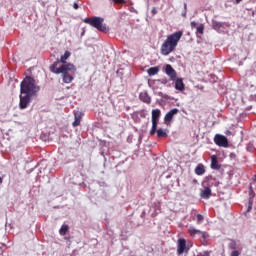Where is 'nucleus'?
<instances>
[{"label":"nucleus","mask_w":256,"mask_h":256,"mask_svg":"<svg viewBox=\"0 0 256 256\" xmlns=\"http://www.w3.org/2000/svg\"><path fill=\"white\" fill-rule=\"evenodd\" d=\"M181 37H183V32L177 31L169 36H167L166 40L163 42L160 51L161 55L167 56L170 53H173L175 49H177V44L181 41Z\"/></svg>","instance_id":"obj_1"},{"label":"nucleus","mask_w":256,"mask_h":256,"mask_svg":"<svg viewBox=\"0 0 256 256\" xmlns=\"http://www.w3.org/2000/svg\"><path fill=\"white\" fill-rule=\"evenodd\" d=\"M40 90L41 88L35 82V78L31 76H26L20 84V93L22 95H32L35 97Z\"/></svg>","instance_id":"obj_2"},{"label":"nucleus","mask_w":256,"mask_h":256,"mask_svg":"<svg viewBox=\"0 0 256 256\" xmlns=\"http://www.w3.org/2000/svg\"><path fill=\"white\" fill-rule=\"evenodd\" d=\"M49 69L51 73H54L55 75H61V73H65V71H72L73 73L77 71L75 65L63 64L59 59H57L52 65H50Z\"/></svg>","instance_id":"obj_3"},{"label":"nucleus","mask_w":256,"mask_h":256,"mask_svg":"<svg viewBox=\"0 0 256 256\" xmlns=\"http://www.w3.org/2000/svg\"><path fill=\"white\" fill-rule=\"evenodd\" d=\"M103 21H105V19L101 17H92L84 19V23L91 25V27H94L98 31H101L102 33H109V27L103 24Z\"/></svg>","instance_id":"obj_4"},{"label":"nucleus","mask_w":256,"mask_h":256,"mask_svg":"<svg viewBox=\"0 0 256 256\" xmlns=\"http://www.w3.org/2000/svg\"><path fill=\"white\" fill-rule=\"evenodd\" d=\"M206 179L207 181L203 182L204 190L200 194L202 199H209V197L212 195L211 187H213V176H209Z\"/></svg>","instance_id":"obj_5"},{"label":"nucleus","mask_w":256,"mask_h":256,"mask_svg":"<svg viewBox=\"0 0 256 256\" xmlns=\"http://www.w3.org/2000/svg\"><path fill=\"white\" fill-rule=\"evenodd\" d=\"M161 117V110H152V128L150 130V135H155L157 133V125L159 123V118Z\"/></svg>","instance_id":"obj_6"},{"label":"nucleus","mask_w":256,"mask_h":256,"mask_svg":"<svg viewBox=\"0 0 256 256\" xmlns=\"http://www.w3.org/2000/svg\"><path fill=\"white\" fill-rule=\"evenodd\" d=\"M31 97H33L31 94L20 93L19 108L27 109V107H29V105L31 104Z\"/></svg>","instance_id":"obj_7"},{"label":"nucleus","mask_w":256,"mask_h":256,"mask_svg":"<svg viewBox=\"0 0 256 256\" xmlns=\"http://www.w3.org/2000/svg\"><path fill=\"white\" fill-rule=\"evenodd\" d=\"M214 143L218 145V147H229V140H227V137L216 134L214 137Z\"/></svg>","instance_id":"obj_8"},{"label":"nucleus","mask_w":256,"mask_h":256,"mask_svg":"<svg viewBox=\"0 0 256 256\" xmlns=\"http://www.w3.org/2000/svg\"><path fill=\"white\" fill-rule=\"evenodd\" d=\"M165 73L170 78V81H175L177 79V71L173 69V66L167 64L165 67Z\"/></svg>","instance_id":"obj_9"},{"label":"nucleus","mask_w":256,"mask_h":256,"mask_svg":"<svg viewBox=\"0 0 256 256\" xmlns=\"http://www.w3.org/2000/svg\"><path fill=\"white\" fill-rule=\"evenodd\" d=\"M187 250V241L184 238H180L178 240L177 246V254L183 255V253Z\"/></svg>","instance_id":"obj_10"},{"label":"nucleus","mask_w":256,"mask_h":256,"mask_svg":"<svg viewBox=\"0 0 256 256\" xmlns=\"http://www.w3.org/2000/svg\"><path fill=\"white\" fill-rule=\"evenodd\" d=\"M177 113H179V109L177 108H174L167 112L166 115L164 116V123H171V121H173V117H175Z\"/></svg>","instance_id":"obj_11"},{"label":"nucleus","mask_w":256,"mask_h":256,"mask_svg":"<svg viewBox=\"0 0 256 256\" xmlns=\"http://www.w3.org/2000/svg\"><path fill=\"white\" fill-rule=\"evenodd\" d=\"M210 167H211V169H214L215 171H219V169H221V164H219V160L217 158V155H212L211 156Z\"/></svg>","instance_id":"obj_12"},{"label":"nucleus","mask_w":256,"mask_h":256,"mask_svg":"<svg viewBox=\"0 0 256 256\" xmlns=\"http://www.w3.org/2000/svg\"><path fill=\"white\" fill-rule=\"evenodd\" d=\"M81 119H83V113L80 111L75 112L74 122L72 123L73 127H79L81 125Z\"/></svg>","instance_id":"obj_13"},{"label":"nucleus","mask_w":256,"mask_h":256,"mask_svg":"<svg viewBox=\"0 0 256 256\" xmlns=\"http://www.w3.org/2000/svg\"><path fill=\"white\" fill-rule=\"evenodd\" d=\"M192 215V219L193 221H195V217H196V221H197V225H201V223H203V221H205V217H203V215L201 214H197V210H193L191 212Z\"/></svg>","instance_id":"obj_14"},{"label":"nucleus","mask_w":256,"mask_h":256,"mask_svg":"<svg viewBox=\"0 0 256 256\" xmlns=\"http://www.w3.org/2000/svg\"><path fill=\"white\" fill-rule=\"evenodd\" d=\"M175 89L177 91H185V83H183V79L182 78H177L175 79Z\"/></svg>","instance_id":"obj_15"},{"label":"nucleus","mask_w":256,"mask_h":256,"mask_svg":"<svg viewBox=\"0 0 256 256\" xmlns=\"http://www.w3.org/2000/svg\"><path fill=\"white\" fill-rule=\"evenodd\" d=\"M139 99L143 103H148V104L151 103V97L149 96V94L147 92H141L139 94Z\"/></svg>","instance_id":"obj_16"},{"label":"nucleus","mask_w":256,"mask_h":256,"mask_svg":"<svg viewBox=\"0 0 256 256\" xmlns=\"http://www.w3.org/2000/svg\"><path fill=\"white\" fill-rule=\"evenodd\" d=\"M60 74L63 75L64 83H71L73 81V76L70 75L69 71L61 72Z\"/></svg>","instance_id":"obj_17"},{"label":"nucleus","mask_w":256,"mask_h":256,"mask_svg":"<svg viewBox=\"0 0 256 256\" xmlns=\"http://www.w3.org/2000/svg\"><path fill=\"white\" fill-rule=\"evenodd\" d=\"M71 57V52L69 51H66L64 53V55H62L60 57V62L63 64V65H69V63H67V59H69Z\"/></svg>","instance_id":"obj_18"},{"label":"nucleus","mask_w":256,"mask_h":256,"mask_svg":"<svg viewBox=\"0 0 256 256\" xmlns=\"http://www.w3.org/2000/svg\"><path fill=\"white\" fill-rule=\"evenodd\" d=\"M195 173L197 175H205V165L198 164L195 168Z\"/></svg>","instance_id":"obj_19"},{"label":"nucleus","mask_w":256,"mask_h":256,"mask_svg":"<svg viewBox=\"0 0 256 256\" xmlns=\"http://www.w3.org/2000/svg\"><path fill=\"white\" fill-rule=\"evenodd\" d=\"M188 233H189L190 237H195V235H200L201 230L196 229L195 227L191 226V227L188 229Z\"/></svg>","instance_id":"obj_20"},{"label":"nucleus","mask_w":256,"mask_h":256,"mask_svg":"<svg viewBox=\"0 0 256 256\" xmlns=\"http://www.w3.org/2000/svg\"><path fill=\"white\" fill-rule=\"evenodd\" d=\"M147 73L150 77H153L154 75H157V73H159V67H151L147 70Z\"/></svg>","instance_id":"obj_21"},{"label":"nucleus","mask_w":256,"mask_h":256,"mask_svg":"<svg viewBox=\"0 0 256 256\" xmlns=\"http://www.w3.org/2000/svg\"><path fill=\"white\" fill-rule=\"evenodd\" d=\"M67 231H69V225L63 224L59 230L60 235H67Z\"/></svg>","instance_id":"obj_22"},{"label":"nucleus","mask_w":256,"mask_h":256,"mask_svg":"<svg viewBox=\"0 0 256 256\" xmlns=\"http://www.w3.org/2000/svg\"><path fill=\"white\" fill-rule=\"evenodd\" d=\"M156 132H157V137L159 139H161L163 137H167V132H165V130H163V129H158Z\"/></svg>","instance_id":"obj_23"},{"label":"nucleus","mask_w":256,"mask_h":256,"mask_svg":"<svg viewBox=\"0 0 256 256\" xmlns=\"http://www.w3.org/2000/svg\"><path fill=\"white\" fill-rule=\"evenodd\" d=\"M228 247L232 251L237 250V242L235 240H231L230 243L228 244Z\"/></svg>","instance_id":"obj_24"},{"label":"nucleus","mask_w":256,"mask_h":256,"mask_svg":"<svg viewBox=\"0 0 256 256\" xmlns=\"http://www.w3.org/2000/svg\"><path fill=\"white\" fill-rule=\"evenodd\" d=\"M197 35H203V31H205V26L203 24H200L196 27Z\"/></svg>","instance_id":"obj_25"},{"label":"nucleus","mask_w":256,"mask_h":256,"mask_svg":"<svg viewBox=\"0 0 256 256\" xmlns=\"http://www.w3.org/2000/svg\"><path fill=\"white\" fill-rule=\"evenodd\" d=\"M251 209H253V197L249 198L247 213H249L251 211Z\"/></svg>","instance_id":"obj_26"},{"label":"nucleus","mask_w":256,"mask_h":256,"mask_svg":"<svg viewBox=\"0 0 256 256\" xmlns=\"http://www.w3.org/2000/svg\"><path fill=\"white\" fill-rule=\"evenodd\" d=\"M112 3H115L116 5H125V0H110Z\"/></svg>","instance_id":"obj_27"},{"label":"nucleus","mask_w":256,"mask_h":256,"mask_svg":"<svg viewBox=\"0 0 256 256\" xmlns=\"http://www.w3.org/2000/svg\"><path fill=\"white\" fill-rule=\"evenodd\" d=\"M213 27L215 29H221V27H223V23H221V22H213Z\"/></svg>","instance_id":"obj_28"},{"label":"nucleus","mask_w":256,"mask_h":256,"mask_svg":"<svg viewBox=\"0 0 256 256\" xmlns=\"http://www.w3.org/2000/svg\"><path fill=\"white\" fill-rule=\"evenodd\" d=\"M241 255V251L239 250H232L230 256H239Z\"/></svg>","instance_id":"obj_29"},{"label":"nucleus","mask_w":256,"mask_h":256,"mask_svg":"<svg viewBox=\"0 0 256 256\" xmlns=\"http://www.w3.org/2000/svg\"><path fill=\"white\" fill-rule=\"evenodd\" d=\"M197 256H211V252L203 251V252L199 253Z\"/></svg>","instance_id":"obj_30"},{"label":"nucleus","mask_w":256,"mask_h":256,"mask_svg":"<svg viewBox=\"0 0 256 256\" xmlns=\"http://www.w3.org/2000/svg\"><path fill=\"white\" fill-rule=\"evenodd\" d=\"M202 239H207L209 237V234L207 232H202L200 233Z\"/></svg>","instance_id":"obj_31"},{"label":"nucleus","mask_w":256,"mask_h":256,"mask_svg":"<svg viewBox=\"0 0 256 256\" xmlns=\"http://www.w3.org/2000/svg\"><path fill=\"white\" fill-rule=\"evenodd\" d=\"M190 26H191V29L197 28V22H191Z\"/></svg>","instance_id":"obj_32"},{"label":"nucleus","mask_w":256,"mask_h":256,"mask_svg":"<svg viewBox=\"0 0 256 256\" xmlns=\"http://www.w3.org/2000/svg\"><path fill=\"white\" fill-rule=\"evenodd\" d=\"M152 15H157V8H152V11H151Z\"/></svg>","instance_id":"obj_33"},{"label":"nucleus","mask_w":256,"mask_h":256,"mask_svg":"<svg viewBox=\"0 0 256 256\" xmlns=\"http://www.w3.org/2000/svg\"><path fill=\"white\" fill-rule=\"evenodd\" d=\"M73 8H74V9H79V4H77V2H75V3L73 4Z\"/></svg>","instance_id":"obj_34"},{"label":"nucleus","mask_w":256,"mask_h":256,"mask_svg":"<svg viewBox=\"0 0 256 256\" xmlns=\"http://www.w3.org/2000/svg\"><path fill=\"white\" fill-rule=\"evenodd\" d=\"M250 189H252V187H250ZM251 193H252V198L255 197V192H253V191L251 190Z\"/></svg>","instance_id":"obj_35"},{"label":"nucleus","mask_w":256,"mask_h":256,"mask_svg":"<svg viewBox=\"0 0 256 256\" xmlns=\"http://www.w3.org/2000/svg\"><path fill=\"white\" fill-rule=\"evenodd\" d=\"M1 183H3V178L0 177V185H1Z\"/></svg>","instance_id":"obj_36"},{"label":"nucleus","mask_w":256,"mask_h":256,"mask_svg":"<svg viewBox=\"0 0 256 256\" xmlns=\"http://www.w3.org/2000/svg\"><path fill=\"white\" fill-rule=\"evenodd\" d=\"M241 1H243V0H236V3H241Z\"/></svg>","instance_id":"obj_37"},{"label":"nucleus","mask_w":256,"mask_h":256,"mask_svg":"<svg viewBox=\"0 0 256 256\" xmlns=\"http://www.w3.org/2000/svg\"><path fill=\"white\" fill-rule=\"evenodd\" d=\"M215 186L218 187V186H219V182H216V183H215Z\"/></svg>","instance_id":"obj_38"},{"label":"nucleus","mask_w":256,"mask_h":256,"mask_svg":"<svg viewBox=\"0 0 256 256\" xmlns=\"http://www.w3.org/2000/svg\"><path fill=\"white\" fill-rule=\"evenodd\" d=\"M193 183H197V179H194V180H193Z\"/></svg>","instance_id":"obj_39"},{"label":"nucleus","mask_w":256,"mask_h":256,"mask_svg":"<svg viewBox=\"0 0 256 256\" xmlns=\"http://www.w3.org/2000/svg\"><path fill=\"white\" fill-rule=\"evenodd\" d=\"M141 117H145V115H144V114H141Z\"/></svg>","instance_id":"obj_40"}]
</instances>
